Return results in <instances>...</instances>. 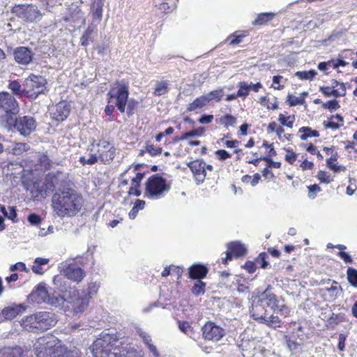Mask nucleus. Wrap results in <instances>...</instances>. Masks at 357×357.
Segmentation results:
<instances>
[{
	"label": "nucleus",
	"instance_id": "f257e3e1",
	"mask_svg": "<svg viewBox=\"0 0 357 357\" xmlns=\"http://www.w3.org/2000/svg\"><path fill=\"white\" fill-rule=\"evenodd\" d=\"M83 196L71 188H64L55 192L52 197V208L60 218L73 217L84 205Z\"/></svg>",
	"mask_w": 357,
	"mask_h": 357
},
{
	"label": "nucleus",
	"instance_id": "f03ea898",
	"mask_svg": "<svg viewBox=\"0 0 357 357\" xmlns=\"http://www.w3.org/2000/svg\"><path fill=\"white\" fill-rule=\"evenodd\" d=\"M53 283L56 289L61 293V297H63V305L66 303L70 304L75 314L82 313L87 308L89 303L88 298L84 295L80 296L79 290L68 285L64 277L61 275H55L53 278Z\"/></svg>",
	"mask_w": 357,
	"mask_h": 357
},
{
	"label": "nucleus",
	"instance_id": "7ed1b4c3",
	"mask_svg": "<svg viewBox=\"0 0 357 357\" xmlns=\"http://www.w3.org/2000/svg\"><path fill=\"white\" fill-rule=\"evenodd\" d=\"M52 335H45L38 338L34 344L37 357H79L77 349H69L61 344L56 345Z\"/></svg>",
	"mask_w": 357,
	"mask_h": 357
},
{
	"label": "nucleus",
	"instance_id": "20e7f679",
	"mask_svg": "<svg viewBox=\"0 0 357 357\" xmlns=\"http://www.w3.org/2000/svg\"><path fill=\"white\" fill-rule=\"evenodd\" d=\"M129 84L128 81L122 79L116 81L107 93V105L105 108L107 116H111L114 112L115 107L121 113H124L128 102Z\"/></svg>",
	"mask_w": 357,
	"mask_h": 357
},
{
	"label": "nucleus",
	"instance_id": "39448f33",
	"mask_svg": "<svg viewBox=\"0 0 357 357\" xmlns=\"http://www.w3.org/2000/svg\"><path fill=\"white\" fill-rule=\"evenodd\" d=\"M91 145L96 147V153H91L88 159L84 156L80 157L79 161L82 165H92L98 161L104 165H109L114 160L116 155V149L112 141L102 138L98 141L93 140Z\"/></svg>",
	"mask_w": 357,
	"mask_h": 357
},
{
	"label": "nucleus",
	"instance_id": "423d86ee",
	"mask_svg": "<svg viewBox=\"0 0 357 357\" xmlns=\"http://www.w3.org/2000/svg\"><path fill=\"white\" fill-rule=\"evenodd\" d=\"M123 343L116 334L102 332L91 346L92 354L94 357H113Z\"/></svg>",
	"mask_w": 357,
	"mask_h": 357
},
{
	"label": "nucleus",
	"instance_id": "0eeeda50",
	"mask_svg": "<svg viewBox=\"0 0 357 357\" xmlns=\"http://www.w3.org/2000/svg\"><path fill=\"white\" fill-rule=\"evenodd\" d=\"M56 324L52 312L42 311L26 316L22 319L21 325L29 331L38 333L49 330Z\"/></svg>",
	"mask_w": 357,
	"mask_h": 357
},
{
	"label": "nucleus",
	"instance_id": "6e6552de",
	"mask_svg": "<svg viewBox=\"0 0 357 357\" xmlns=\"http://www.w3.org/2000/svg\"><path fill=\"white\" fill-rule=\"evenodd\" d=\"M62 175L61 171L46 174L43 179H37L33 183L31 193L36 199L46 198L55 190Z\"/></svg>",
	"mask_w": 357,
	"mask_h": 357
},
{
	"label": "nucleus",
	"instance_id": "1a4fd4ad",
	"mask_svg": "<svg viewBox=\"0 0 357 357\" xmlns=\"http://www.w3.org/2000/svg\"><path fill=\"white\" fill-rule=\"evenodd\" d=\"M170 183L159 174L151 176L145 183L144 196L149 199L159 198L170 189Z\"/></svg>",
	"mask_w": 357,
	"mask_h": 357
},
{
	"label": "nucleus",
	"instance_id": "9d476101",
	"mask_svg": "<svg viewBox=\"0 0 357 357\" xmlns=\"http://www.w3.org/2000/svg\"><path fill=\"white\" fill-rule=\"evenodd\" d=\"M61 293L59 291L50 293L44 283H39L36 289L31 292V297L37 303H45L59 307L63 305V297H61Z\"/></svg>",
	"mask_w": 357,
	"mask_h": 357
},
{
	"label": "nucleus",
	"instance_id": "9b49d317",
	"mask_svg": "<svg viewBox=\"0 0 357 357\" xmlns=\"http://www.w3.org/2000/svg\"><path fill=\"white\" fill-rule=\"evenodd\" d=\"M19 112L20 105L15 98L7 91L0 92V116L9 123Z\"/></svg>",
	"mask_w": 357,
	"mask_h": 357
},
{
	"label": "nucleus",
	"instance_id": "f8f14e48",
	"mask_svg": "<svg viewBox=\"0 0 357 357\" xmlns=\"http://www.w3.org/2000/svg\"><path fill=\"white\" fill-rule=\"evenodd\" d=\"M271 286L268 285L262 292L259 301L264 302L266 305L274 310H278L280 314L284 317H289L291 310L284 304V300L282 296H277L271 292Z\"/></svg>",
	"mask_w": 357,
	"mask_h": 357
},
{
	"label": "nucleus",
	"instance_id": "ddd939ff",
	"mask_svg": "<svg viewBox=\"0 0 357 357\" xmlns=\"http://www.w3.org/2000/svg\"><path fill=\"white\" fill-rule=\"evenodd\" d=\"M11 13L26 22L40 20L43 14L33 4H16L11 8Z\"/></svg>",
	"mask_w": 357,
	"mask_h": 357
},
{
	"label": "nucleus",
	"instance_id": "4468645a",
	"mask_svg": "<svg viewBox=\"0 0 357 357\" xmlns=\"http://www.w3.org/2000/svg\"><path fill=\"white\" fill-rule=\"evenodd\" d=\"M23 86L26 97L36 98L43 91L44 79L42 76L31 74L25 79Z\"/></svg>",
	"mask_w": 357,
	"mask_h": 357
},
{
	"label": "nucleus",
	"instance_id": "2eb2a0df",
	"mask_svg": "<svg viewBox=\"0 0 357 357\" xmlns=\"http://www.w3.org/2000/svg\"><path fill=\"white\" fill-rule=\"evenodd\" d=\"M37 124L35 119L29 116H19L15 118L13 127L20 135L29 136L35 131Z\"/></svg>",
	"mask_w": 357,
	"mask_h": 357
},
{
	"label": "nucleus",
	"instance_id": "dca6fc26",
	"mask_svg": "<svg viewBox=\"0 0 357 357\" xmlns=\"http://www.w3.org/2000/svg\"><path fill=\"white\" fill-rule=\"evenodd\" d=\"M202 337L204 340L218 342L225 335L223 328L216 325L214 322L208 321L202 328Z\"/></svg>",
	"mask_w": 357,
	"mask_h": 357
},
{
	"label": "nucleus",
	"instance_id": "f3484780",
	"mask_svg": "<svg viewBox=\"0 0 357 357\" xmlns=\"http://www.w3.org/2000/svg\"><path fill=\"white\" fill-rule=\"evenodd\" d=\"M319 91L325 97L333 96L335 98L343 97L346 95V86L344 83L338 82L337 79L331 80V86H322L319 87Z\"/></svg>",
	"mask_w": 357,
	"mask_h": 357
},
{
	"label": "nucleus",
	"instance_id": "a211bd4d",
	"mask_svg": "<svg viewBox=\"0 0 357 357\" xmlns=\"http://www.w3.org/2000/svg\"><path fill=\"white\" fill-rule=\"evenodd\" d=\"M247 253V249L244 245L238 241L231 242L227 245L226 256L221 259L222 264H227L228 261H231L234 257L238 258L244 256Z\"/></svg>",
	"mask_w": 357,
	"mask_h": 357
},
{
	"label": "nucleus",
	"instance_id": "6ab92c4d",
	"mask_svg": "<svg viewBox=\"0 0 357 357\" xmlns=\"http://www.w3.org/2000/svg\"><path fill=\"white\" fill-rule=\"evenodd\" d=\"M187 166L191 170L195 182L202 183L206 176V162L202 159H196L188 162Z\"/></svg>",
	"mask_w": 357,
	"mask_h": 357
},
{
	"label": "nucleus",
	"instance_id": "aec40b11",
	"mask_svg": "<svg viewBox=\"0 0 357 357\" xmlns=\"http://www.w3.org/2000/svg\"><path fill=\"white\" fill-rule=\"evenodd\" d=\"M13 56L15 61L17 63L21 65H28L33 60V53L30 48L20 46L15 49Z\"/></svg>",
	"mask_w": 357,
	"mask_h": 357
},
{
	"label": "nucleus",
	"instance_id": "412c9836",
	"mask_svg": "<svg viewBox=\"0 0 357 357\" xmlns=\"http://www.w3.org/2000/svg\"><path fill=\"white\" fill-rule=\"evenodd\" d=\"M208 268L202 264L195 263L188 268V278L194 280H202L208 273Z\"/></svg>",
	"mask_w": 357,
	"mask_h": 357
},
{
	"label": "nucleus",
	"instance_id": "4be33fe9",
	"mask_svg": "<svg viewBox=\"0 0 357 357\" xmlns=\"http://www.w3.org/2000/svg\"><path fill=\"white\" fill-rule=\"evenodd\" d=\"M70 112V105L68 102H59L55 105L52 117L58 122H62L69 116Z\"/></svg>",
	"mask_w": 357,
	"mask_h": 357
},
{
	"label": "nucleus",
	"instance_id": "5701e85b",
	"mask_svg": "<svg viewBox=\"0 0 357 357\" xmlns=\"http://www.w3.org/2000/svg\"><path fill=\"white\" fill-rule=\"evenodd\" d=\"M65 276L77 283H79L86 276V272L82 268L70 264L64 269Z\"/></svg>",
	"mask_w": 357,
	"mask_h": 357
},
{
	"label": "nucleus",
	"instance_id": "b1692460",
	"mask_svg": "<svg viewBox=\"0 0 357 357\" xmlns=\"http://www.w3.org/2000/svg\"><path fill=\"white\" fill-rule=\"evenodd\" d=\"M144 173L137 172L135 176L132 178L130 182V186L129 187L128 193L130 196L139 197L142 194L140 190L141 183L144 178Z\"/></svg>",
	"mask_w": 357,
	"mask_h": 357
},
{
	"label": "nucleus",
	"instance_id": "393cba45",
	"mask_svg": "<svg viewBox=\"0 0 357 357\" xmlns=\"http://www.w3.org/2000/svg\"><path fill=\"white\" fill-rule=\"evenodd\" d=\"M252 317L260 324H263L266 318V309L259 301L252 305L250 310Z\"/></svg>",
	"mask_w": 357,
	"mask_h": 357
},
{
	"label": "nucleus",
	"instance_id": "a878e982",
	"mask_svg": "<svg viewBox=\"0 0 357 357\" xmlns=\"http://www.w3.org/2000/svg\"><path fill=\"white\" fill-rule=\"evenodd\" d=\"M116 355H112L113 357H143L140 352L131 347L128 344L123 343L120 347L119 351L116 353Z\"/></svg>",
	"mask_w": 357,
	"mask_h": 357
},
{
	"label": "nucleus",
	"instance_id": "bb28decb",
	"mask_svg": "<svg viewBox=\"0 0 357 357\" xmlns=\"http://www.w3.org/2000/svg\"><path fill=\"white\" fill-rule=\"evenodd\" d=\"M339 158V155L337 151L333 153L330 158L326 159V167L331 171L334 172H344L346 170V167L343 165H337V160Z\"/></svg>",
	"mask_w": 357,
	"mask_h": 357
},
{
	"label": "nucleus",
	"instance_id": "cd10ccee",
	"mask_svg": "<svg viewBox=\"0 0 357 357\" xmlns=\"http://www.w3.org/2000/svg\"><path fill=\"white\" fill-rule=\"evenodd\" d=\"M329 119V121H324L323 123L326 129L337 130L344 125V119L340 114L332 115Z\"/></svg>",
	"mask_w": 357,
	"mask_h": 357
},
{
	"label": "nucleus",
	"instance_id": "c85d7f7f",
	"mask_svg": "<svg viewBox=\"0 0 357 357\" xmlns=\"http://www.w3.org/2000/svg\"><path fill=\"white\" fill-rule=\"evenodd\" d=\"M24 349L19 346L4 347L1 351V357H24Z\"/></svg>",
	"mask_w": 357,
	"mask_h": 357
},
{
	"label": "nucleus",
	"instance_id": "c756f323",
	"mask_svg": "<svg viewBox=\"0 0 357 357\" xmlns=\"http://www.w3.org/2000/svg\"><path fill=\"white\" fill-rule=\"evenodd\" d=\"M275 16V14L272 12L261 13L258 14L255 20L252 22V24L253 26H264L272 21Z\"/></svg>",
	"mask_w": 357,
	"mask_h": 357
},
{
	"label": "nucleus",
	"instance_id": "7c9ffc66",
	"mask_svg": "<svg viewBox=\"0 0 357 357\" xmlns=\"http://www.w3.org/2000/svg\"><path fill=\"white\" fill-rule=\"evenodd\" d=\"M207 100V98L204 95L197 97L188 105L186 112H191L204 107L208 105Z\"/></svg>",
	"mask_w": 357,
	"mask_h": 357
},
{
	"label": "nucleus",
	"instance_id": "2f4dec72",
	"mask_svg": "<svg viewBox=\"0 0 357 357\" xmlns=\"http://www.w3.org/2000/svg\"><path fill=\"white\" fill-rule=\"evenodd\" d=\"M248 36L247 31H236L227 38L226 42L230 45H236L242 43L243 39Z\"/></svg>",
	"mask_w": 357,
	"mask_h": 357
},
{
	"label": "nucleus",
	"instance_id": "473e14b6",
	"mask_svg": "<svg viewBox=\"0 0 357 357\" xmlns=\"http://www.w3.org/2000/svg\"><path fill=\"white\" fill-rule=\"evenodd\" d=\"M8 88L18 98L26 97L24 86H23V88H22L20 83L17 80L10 81Z\"/></svg>",
	"mask_w": 357,
	"mask_h": 357
},
{
	"label": "nucleus",
	"instance_id": "72a5a7b5",
	"mask_svg": "<svg viewBox=\"0 0 357 357\" xmlns=\"http://www.w3.org/2000/svg\"><path fill=\"white\" fill-rule=\"evenodd\" d=\"M298 133H301L300 138L305 141L309 137H318L319 132L316 130H312L310 127L303 126L299 128Z\"/></svg>",
	"mask_w": 357,
	"mask_h": 357
},
{
	"label": "nucleus",
	"instance_id": "f704fd0d",
	"mask_svg": "<svg viewBox=\"0 0 357 357\" xmlns=\"http://www.w3.org/2000/svg\"><path fill=\"white\" fill-rule=\"evenodd\" d=\"M204 96L207 98L208 104H209L213 100L218 102L222 100V98L224 96V90L222 88H218L217 89L210 91L209 93Z\"/></svg>",
	"mask_w": 357,
	"mask_h": 357
},
{
	"label": "nucleus",
	"instance_id": "c9c22d12",
	"mask_svg": "<svg viewBox=\"0 0 357 357\" xmlns=\"http://www.w3.org/2000/svg\"><path fill=\"white\" fill-rule=\"evenodd\" d=\"M236 121L237 119L234 116L230 114H225L217 121V123L225 128H228L234 126Z\"/></svg>",
	"mask_w": 357,
	"mask_h": 357
},
{
	"label": "nucleus",
	"instance_id": "e433bc0d",
	"mask_svg": "<svg viewBox=\"0 0 357 357\" xmlns=\"http://www.w3.org/2000/svg\"><path fill=\"white\" fill-rule=\"evenodd\" d=\"M267 131L270 133L275 132L280 140H282V135L284 134V129L281 125L278 124L275 121H271L267 126Z\"/></svg>",
	"mask_w": 357,
	"mask_h": 357
},
{
	"label": "nucleus",
	"instance_id": "4c0bfd02",
	"mask_svg": "<svg viewBox=\"0 0 357 357\" xmlns=\"http://www.w3.org/2000/svg\"><path fill=\"white\" fill-rule=\"evenodd\" d=\"M263 324L270 328L276 329L282 326V321L278 316L272 314L269 317H266V321H264Z\"/></svg>",
	"mask_w": 357,
	"mask_h": 357
},
{
	"label": "nucleus",
	"instance_id": "58836bf2",
	"mask_svg": "<svg viewBox=\"0 0 357 357\" xmlns=\"http://www.w3.org/2000/svg\"><path fill=\"white\" fill-rule=\"evenodd\" d=\"M259 102L266 107L268 110H275L279 107L278 98L276 97L273 98V102H270L267 96H262L259 98Z\"/></svg>",
	"mask_w": 357,
	"mask_h": 357
},
{
	"label": "nucleus",
	"instance_id": "ea45409f",
	"mask_svg": "<svg viewBox=\"0 0 357 357\" xmlns=\"http://www.w3.org/2000/svg\"><path fill=\"white\" fill-rule=\"evenodd\" d=\"M302 95L303 96L296 97L295 96L289 94L287 98V102L291 107L303 105L305 103V96L307 95V93L304 92Z\"/></svg>",
	"mask_w": 357,
	"mask_h": 357
},
{
	"label": "nucleus",
	"instance_id": "a19ab883",
	"mask_svg": "<svg viewBox=\"0 0 357 357\" xmlns=\"http://www.w3.org/2000/svg\"><path fill=\"white\" fill-rule=\"evenodd\" d=\"M169 82L168 81L158 82L155 84L153 94L155 96L165 95L168 92Z\"/></svg>",
	"mask_w": 357,
	"mask_h": 357
},
{
	"label": "nucleus",
	"instance_id": "79ce46f5",
	"mask_svg": "<svg viewBox=\"0 0 357 357\" xmlns=\"http://www.w3.org/2000/svg\"><path fill=\"white\" fill-rule=\"evenodd\" d=\"M98 289L99 285L96 282H89L87 289L82 291V294L90 301V299L98 293Z\"/></svg>",
	"mask_w": 357,
	"mask_h": 357
},
{
	"label": "nucleus",
	"instance_id": "37998d69",
	"mask_svg": "<svg viewBox=\"0 0 357 357\" xmlns=\"http://www.w3.org/2000/svg\"><path fill=\"white\" fill-rule=\"evenodd\" d=\"M278 121L282 126H286L292 128L295 121V116L294 115L286 116L284 114H280L278 116Z\"/></svg>",
	"mask_w": 357,
	"mask_h": 357
},
{
	"label": "nucleus",
	"instance_id": "c03bdc74",
	"mask_svg": "<svg viewBox=\"0 0 357 357\" xmlns=\"http://www.w3.org/2000/svg\"><path fill=\"white\" fill-rule=\"evenodd\" d=\"M37 162L45 170H49L52 167V162L46 153L39 154Z\"/></svg>",
	"mask_w": 357,
	"mask_h": 357
},
{
	"label": "nucleus",
	"instance_id": "a18cd8bd",
	"mask_svg": "<svg viewBox=\"0 0 357 357\" xmlns=\"http://www.w3.org/2000/svg\"><path fill=\"white\" fill-rule=\"evenodd\" d=\"M206 284L202 280H196L195 283L191 288V291L195 296H199L205 293Z\"/></svg>",
	"mask_w": 357,
	"mask_h": 357
},
{
	"label": "nucleus",
	"instance_id": "49530a36",
	"mask_svg": "<svg viewBox=\"0 0 357 357\" xmlns=\"http://www.w3.org/2000/svg\"><path fill=\"white\" fill-rule=\"evenodd\" d=\"M145 201L137 199L134 203V206L129 212V218L132 220L135 219L138 214L139 210H142L145 206Z\"/></svg>",
	"mask_w": 357,
	"mask_h": 357
},
{
	"label": "nucleus",
	"instance_id": "de8ad7c7",
	"mask_svg": "<svg viewBox=\"0 0 357 357\" xmlns=\"http://www.w3.org/2000/svg\"><path fill=\"white\" fill-rule=\"evenodd\" d=\"M177 324L179 330L184 334L189 336H191L192 334H194V329L191 326V324L188 321L178 320Z\"/></svg>",
	"mask_w": 357,
	"mask_h": 357
},
{
	"label": "nucleus",
	"instance_id": "09e8293b",
	"mask_svg": "<svg viewBox=\"0 0 357 357\" xmlns=\"http://www.w3.org/2000/svg\"><path fill=\"white\" fill-rule=\"evenodd\" d=\"M23 307L21 306H16L12 307H6L3 310V314L7 319H14L21 312Z\"/></svg>",
	"mask_w": 357,
	"mask_h": 357
},
{
	"label": "nucleus",
	"instance_id": "8fccbe9b",
	"mask_svg": "<svg viewBox=\"0 0 357 357\" xmlns=\"http://www.w3.org/2000/svg\"><path fill=\"white\" fill-rule=\"evenodd\" d=\"M295 75L301 80H312L317 75V72L314 70L298 71L295 73Z\"/></svg>",
	"mask_w": 357,
	"mask_h": 357
},
{
	"label": "nucleus",
	"instance_id": "3c124183",
	"mask_svg": "<svg viewBox=\"0 0 357 357\" xmlns=\"http://www.w3.org/2000/svg\"><path fill=\"white\" fill-rule=\"evenodd\" d=\"M238 91H237V96H238L239 98H242L243 99H245L248 97V96L250 93V88H248V84L246 82H239L238 83Z\"/></svg>",
	"mask_w": 357,
	"mask_h": 357
},
{
	"label": "nucleus",
	"instance_id": "603ef678",
	"mask_svg": "<svg viewBox=\"0 0 357 357\" xmlns=\"http://www.w3.org/2000/svg\"><path fill=\"white\" fill-rule=\"evenodd\" d=\"M102 2L100 0H99L96 3H93V8L92 11V15L93 19L101 20L102 17Z\"/></svg>",
	"mask_w": 357,
	"mask_h": 357
},
{
	"label": "nucleus",
	"instance_id": "864d4df0",
	"mask_svg": "<svg viewBox=\"0 0 357 357\" xmlns=\"http://www.w3.org/2000/svg\"><path fill=\"white\" fill-rule=\"evenodd\" d=\"M29 149L30 146L27 143L19 142L15 144L12 151L15 155H22L23 153L28 151Z\"/></svg>",
	"mask_w": 357,
	"mask_h": 357
},
{
	"label": "nucleus",
	"instance_id": "5fc2aeb1",
	"mask_svg": "<svg viewBox=\"0 0 357 357\" xmlns=\"http://www.w3.org/2000/svg\"><path fill=\"white\" fill-rule=\"evenodd\" d=\"M287 79L281 75H275L273 77V84L271 87L275 90H282L284 88V83Z\"/></svg>",
	"mask_w": 357,
	"mask_h": 357
},
{
	"label": "nucleus",
	"instance_id": "6e6d98bb",
	"mask_svg": "<svg viewBox=\"0 0 357 357\" xmlns=\"http://www.w3.org/2000/svg\"><path fill=\"white\" fill-rule=\"evenodd\" d=\"M146 151L151 155V156H156L158 155H160L162 151V147L159 146L154 145L150 142H147L146 144Z\"/></svg>",
	"mask_w": 357,
	"mask_h": 357
},
{
	"label": "nucleus",
	"instance_id": "4d7b16f0",
	"mask_svg": "<svg viewBox=\"0 0 357 357\" xmlns=\"http://www.w3.org/2000/svg\"><path fill=\"white\" fill-rule=\"evenodd\" d=\"M93 32V29L91 26H88L87 29L84 31V33L82 34L80 38L81 45L82 46L86 47L89 45V42L92 40L91 35Z\"/></svg>",
	"mask_w": 357,
	"mask_h": 357
},
{
	"label": "nucleus",
	"instance_id": "13d9d810",
	"mask_svg": "<svg viewBox=\"0 0 357 357\" xmlns=\"http://www.w3.org/2000/svg\"><path fill=\"white\" fill-rule=\"evenodd\" d=\"M347 280L354 287H357V270L352 267H349L347 270Z\"/></svg>",
	"mask_w": 357,
	"mask_h": 357
},
{
	"label": "nucleus",
	"instance_id": "bf43d9fd",
	"mask_svg": "<svg viewBox=\"0 0 357 357\" xmlns=\"http://www.w3.org/2000/svg\"><path fill=\"white\" fill-rule=\"evenodd\" d=\"M317 178L321 183L328 184L333 181V177L324 170H319L317 172Z\"/></svg>",
	"mask_w": 357,
	"mask_h": 357
},
{
	"label": "nucleus",
	"instance_id": "052dcab7",
	"mask_svg": "<svg viewBox=\"0 0 357 357\" xmlns=\"http://www.w3.org/2000/svg\"><path fill=\"white\" fill-rule=\"evenodd\" d=\"M262 147L266 149V155L264 157H268L269 158L275 157L277 155V152L274 149L273 144L264 140L262 143Z\"/></svg>",
	"mask_w": 357,
	"mask_h": 357
},
{
	"label": "nucleus",
	"instance_id": "680f3d73",
	"mask_svg": "<svg viewBox=\"0 0 357 357\" xmlns=\"http://www.w3.org/2000/svg\"><path fill=\"white\" fill-rule=\"evenodd\" d=\"M344 320H345L344 314L333 313L328 319V322L330 324L337 325V324L344 321Z\"/></svg>",
	"mask_w": 357,
	"mask_h": 357
},
{
	"label": "nucleus",
	"instance_id": "e2e57ef3",
	"mask_svg": "<svg viewBox=\"0 0 357 357\" xmlns=\"http://www.w3.org/2000/svg\"><path fill=\"white\" fill-rule=\"evenodd\" d=\"M287 153L284 155L285 160L290 165H294L297 158V154L291 149H284Z\"/></svg>",
	"mask_w": 357,
	"mask_h": 357
},
{
	"label": "nucleus",
	"instance_id": "0e129e2a",
	"mask_svg": "<svg viewBox=\"0 0 357 357\" xmlns=\"http://www.w3.org/2000/svg\"><path fill=\"white\" fill-rule=\"evenodd\" d=\"M322 108L327 109L331 112L340 108V105L337 100H331L322 104Z\"/></svg>",
	"mask_w": 357,
	"mask_h": 357
},
{
	"label": "nucleus",
	"instance_id": "69168bd1",
	"mask_svg": "<svg viewBox=\"0 0 357 357\" xmlns=\"http://www.w3.org/2000/svg\"><path fill=\"white\" fill-rule=\"evenodd\" d=\"M308 197L313 199L317 197V194L321 191L320 186L318 184H313L307 186Z\"/></svg>",
	"mask_w": 357,
	"mask_h": 357
},
{
	"label": "nucleus",
	"instance_id": "338daca9",
	"mask_svg": "<svg viewBox=\"0 0 357 357\" xmlns=\"http://www.w3.org/2000/svg\"><path fill=\"white\" fill-rule=\"evenodd\" d=\"M266 259L267 255L266 252H261L256 258L255 261L257 264H259L261 268H266L268 265V262L267 261Z\"/></svg>",
	"mask_w": 357,
	"mask_h": 357
},
{
	"label": "nucleus",
	"instance_id": "774afa93",
	"mask_svg": "<svg viewBox=\"0 0 357 357\" xmlns=\"http://www.w3.org/2000/svg\"><path fill=\"white\" fill-rule=\"evenodd\" d=\"M138 106V102L134 99L130 100L127 105L126 112L128 116H132Z\"/></svg>",
	"mask_w": 357,
	"mask_h": 357
}]
</instances>
